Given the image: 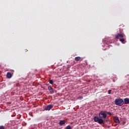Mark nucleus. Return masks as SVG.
Here are the masks:
<instances>
[{
	"label": "nucleus",
	"mask_w": 129,
	"mask_h": 129,
	"mask_svg": "<svg viewBox=\"0 0 129 129\" xmlns=\"http://www.w3.org/2000/svg\"><path fill=\"white\" fill-rule=\"evenodd\" d=\"M53 83H54V82L53 81V80H49L50 84H53Z\"/></svg>",
	"instance_id": "2eb2a0df"
},
{
	"label": "nucleus",
	"mask_w": 129,
	"mask_h": 129,
	"mask_svg": "<svg viewBox=\"0 0 129 129\" xmlns=\"http://www.w3.org/2000/svg\"><path fill=\"white\" fill-rule=\"evenodd\" d=\"M124 104H129V98H125L124 99Z\"/></svg>",
	"instance_id": "6e6552de"
},
{
	"label": "nucleus",
	"mask_w": 129,
	"mask_h": 129,
	"mask_svg": "<svg viewBox=\"0 0 129 129\" xmlns=\"http://www.w3.org/2000/svg\"><path fill=\"white\" fill-rule=\"evenodd\" d=\"M83 97L82 96H80L78 97V99H82Z\"/></svg>",
	"instance_id": "f3484780"
},
{
	"label": "nucleus",
	"mask_w": 129,
	"mask_h": 129,
	"mask_svg": "<svg viewBox=\"0 0 129 129\" xmlns=\"http://www.w3.org/2000/svg\"><path fill=\"white\" fill-rule=\"evenodd\" d=\"M66 122V121H65V120H60L59 124H60V125H63V124H65Z\"/></svg>",
	"instance_id": "9d476101"
},
{
	"label": "nucleus",
	"mask_w": 129,
	"mask_h": 129,
	"mask_svg": "<svg viewBox=\"0 0 129 129\" xmlns=\"http://www.w3.org/2000/svg\"><path fill=\"white\" fill-rule=\"evenodd\" d=\"M107 116V114H106V112L102 111L99 113V117L102 119V118H106V116Z\"/></svg>",
	"instance_id": "7ed1b4c3"
},
{
	"label": "nucleus",
	"mask_w": 129,
	"mask_h": 129,
	"mask_svg": "<svg viewBox=\"0 0 129 129\" xmlns=\"http://www.w3.org/2000/svg\"><path fill=\"white\" fill-rule=\"evenodd\" d=\"M66 129H72V128L71 127V126L68 125L66 127Z\"/></svg>",
	"instance_id": "4468645a"
},
{
	"label": "nucleus",
	"mask_w": 129,
	"mask_h": 129,
	"mask_svg": "<svg viewBox=\"0 0 129 129\" xmlns=\"http://www.w3.org/2000/svg\"><path fill=\"white\" fill-rule=\"evenodd\" d=\"M108 94H110V93H111V90H108Z\"/></svg>",
	"instance_id": "a211bd4d"
},
{
	"label": "nucleus",
	"mask_w": 129,
	"mask_h": 129,
	"mask_svg": "<svg viewBox=\"0 0 129 129\" xmlns=\"http://www.w3.org/2000/svg\"><path fill=\"white\" fill-rule=\"evenodd\" d=\"M0 129H6V127L4 125H0Z\"/></svg>",
	"instance_id": "ddd939ff"
},
{
	"label": "nucleus",
	"mask_w": 129,
	"mask_h": 129,
	"mask_svg": "<svg viewBox=\"0 0 129 129\" xmlns=\"http://www.w3.org/2000/svg\"><path fill=\"white\" fill-rule=\"evenodd\" d=\"M93 119L95 122H98V123H99V124H102V123L104 124V120H103V119H101V118H99L97 116H95Z\"/></svg>",
	"instance_id": "f03ea898"
},
{
	"label": "nucleus",
	"mask_w": 129,
	"mask_h": 129,
	"mask_svg": "<svg viewBox=\"0 0 129 129\" xmlns=\"http://www.w3.org/2000/svg\"><path fill=\"white\" fill-rule=\"evenodd\" d=\"M125 35L124 33H118L115 35V39H119V38H124Z\"/></svg>",
	"instance_id": "20e7f679"
},
{
	"label": "nucleus",
	"mask_w": 129,
	"mask_h": 129,
	"mask_svg": "<svg viewBox=\"0 0 129 129\" xmlns=\"http://www.w3.org/2000/svg\"><path fill=\"white\" fill-rule=\"evenodd\" d=\"M48 89L50 91V93L51 94L54 93V90L53 89V88L51 86L48 87Z\"/></svg>",
	"instance_id": "0eeeda50"
},
{
	"label": "nucleus",
	"mask_w": 129,
	"mask_h": 129,
	"mask_svg": "<svg viewBox=\"0 0 129 129\" xmlns=\"http://www.w3.org/2000/svg\"><path fill=\"white\" fill-rule=\"evenodd\" d=\"M119 41H120V42H121L123 44H124V41H125L124 38H120Z\"/></svg>",
	"instance_id": "f8f14e48"
},
{
	"label": "nucleus",
	"mask_w": 129,
	"mask_h": 129,
	"mask_svg": "<svg viewBox=\"0 0 129 129\" xmlns=\"http://www.w3.org/2000/svg\"><path fill=\"white\" fill-rule=\"evenodd\" d=\"M113 119H114V122L115 123H119V119L118 118V117L115 116L114 117Z\"/></svg>",
	"instance_id": "39448f33"
},
{
	"label": "nucleus",
	"mask_w": 129,
	"mask_h": 129,
	"mask_svg": "<svg viewBox=\"0 0 129 129\" xmlns=\"http://www.w3.org/2000/svg\"><path fill=\"white\" fill-rule=\"evenodd\" d=\"M75 61H78L80 60H82V58H81L80 56H77L75 58Z\"/></svg>",
	"instance_id": "9b49d317"
},
{
	"label": "nucleus",
	"mask_w": 129,
	"mask_h": 129,
	"mask_svg": "<svg viewBox=\"0 0 129 129\" xmlns=\"http://www.w3.org/2000/svg\"><path fill=\"white\" fill-rule=\"evenodd\" d=\"M106 114H108V115H111V113L110 112H107V111H105Z\"/></svg>",
	"instance_id": "dca6fc26"
},
{
	"label": "nucleus",
	"mask_w": 129,
	"mask_h": 129,
	"mask_svg": "<svg viewBox=\"0 0 129 129\" xmlns=\"http://www.w3.org/2000/svg\"><path fill=\"white\" fill-rule=\"evenodd\" d=\"M51 108H53V105H48L45 107V110H50V109H51Z\"/></svg>",
	"instance_id": "423d86ee"
},
{
	"label": "nucleus",
	"mask_w": 129,
	"mask_h": 129,
	"mask_svg": "<svg viewBox=\"0 0 129 129\" xmlns=\"http://www.w3.org/2000/svg\"><path fill=\"white\" fill-rule=\"evenodd\" d=\"M12 74L10 72L7 73V78H12Z\"/></svg>",
	"instance_id": "1a4fd4ad"
},
{
	"label": "nucleus",
	"mask_w": 129,
	"mask_h": 129,
	"mask_svg": "<svg viewBox=\"0 0 129 129\" xmlns=\"http://www.w3.org/2000/svg\"><path fill=\"white\" fill-rule=\"evenodd\" d=\"M114 102L116 105H118V106H122L123 103H124L123 100L121 98L116 99Z\"/></svg>",
	"instance_id": "f257e3e1"
}]
</instances>
